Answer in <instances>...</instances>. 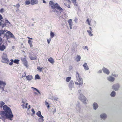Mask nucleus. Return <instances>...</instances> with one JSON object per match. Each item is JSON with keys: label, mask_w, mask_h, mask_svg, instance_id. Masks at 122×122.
<instances>
[{"label": "nucleus", "mask_w": 122, "mask_h": 122, "mask_svg": "<svg viewBox=\"0 0 122 122\" xmlns=\"http://www.w3.org/2000/svg\"><path fill=\"white\" fill-rule=\"evenodd\" d=\"M24 108H27L26 106H25L24 104H23L21 106Z\"/></svg>", "instance_id": "obj_48"}, {"label": "nucleus", "mask_w": 122, "mask_h": 122, "mask_svg": "<svg viewBox=\"0 0 122 122\" xmlns=\"http://www.w3.org/2000/svg\"><path fill=\"white\" fill-rule=\"evenodd\" d=\"M79 82H75V84L76 85H79L80 86H82L83 84V82L82 79H80V80H77Z\"/></svg>", "instance_id": "obj_10"}, {"label": "nucleus", "mask_w": 122, "mask_h": 122, "mask_svg": "<svg viewBox=\"0 0 122 122\" xmlns=\"http://www.w3.org/2000/svg\"><path fill=\"white\" fill-rule=\"evenodd\" d=\"M4 34L3 37H5L7 40H8L10 37L15 39V37L13 34L10 31L6 30H0V36Z\"/></svg>", "instance_id": "obj_3"}, {"label": "nucleus", "mask_w": 122, "mask_h": 122, "mask_svg": "<svg viewBox=\"0 0 122 122\" xmlns=\"http://www.w3.org/2000/svg\"><path fill=\"white\" fill-rule=\"evenodd\" d=\"M4 9L3 8H2L0 10V12L1 13H3L4 12Z\"/></svg>", "instance_id": "obj_49"}, {"label": "nucleus", "mask_w": 122, "mask_h": 122, "mask_svg": "<svg viewBox=\"0 0 122 122\" xmlns=\"http://www.w3.org/2000/svg\"><path fill=\"white\" fill-rule=\"evenodd\" d=\"M76 78L77 80H80V79H82L79 76V74L77 72H76Z\"/></svg>", "instance_id": "obj_20"}, {"label": "nucleus", "mask_w": 122, "mask_h": 122, "mask_svg": "<svg viewBox=\"0 0 122 122\" xmlns=\"http://www.w3.org/2000/svg\"><path fill=\"white\" fill-rule=\"evenodd\" d=\"M78 98L80 100L83 102L84 104H86L88 101L87 100L82 94H81L80 95H79Z\"/></svg>", "instance_id": "obj_4"}, {"label": "nucleus", "mask_w": 122, "mask_h": 122, "mask_svg": "<svg viewBox=\"0 0 122 122\" xmlns=\"http://www.w3.org/2000/svg\"><path fill=\"white\" fill-rule=\"evenodd\" d=\"M71 79V77H68L66 78V81L67 82H69Z\"/></svg>", "instance_id": "obj_31"}, {"label": "nucleus", "mask_w": 122, "mask_h": 122, "mask_svg": "<svg viewBox=\"0 0 122 122\" xmlns=\"http://www.w3.org/2000/svg\"><path fill=\"white\" fill-rule=\"evenodd\" d=\"M69 86L71 90L72 88H74V83L72 80L70 81L69 85Z\"/></svg>", "instance_id": "obj_11"}, {"label": "nucleus", "mask_w": 122, "mask_h": 122, "mask_svg": "<svg viewBox=\"0 0 122 122\" xmlns=\"http://www.w3.org/2000/svg\"><path fill=\"white\" fill-rule=\"evenodd\" d=\"M48 61L52 64H53L54 62V60L51 57H50L48 59Z\"/></svg>", "instance_id": "obj_23"}, {"label": "nucleus", "mask_w": 122, "mask_h": 122, "mask_svg": "<svg viewBox=\"0 0 122 122\" xmlns=\"http://www.w3.org/2000/svg\"><path fill=\"white\" fill-rule=\"evenodd\" d=\"M116 95V92L114 91H113L111 93L110 95L112 97H114Z\"/></svg>", "instance_id": "obj_28"}, {"label": "nucleus", "mask_w": 122, "mask_h": 122, "mask_svg": "<svg viewBox=\"0 0 122 122\" xmlns=\"http://www.w3.org/2000/svg\"><path fill=\"white\" fill-rule=\"evenodd\" d=\"M58 98L55 96L53 97H52V99L54 100L57 101L58 100Z\"/></svg>", "instance_id": "obj_36"}, {"label": "nucleus", "mask_w": 122, "mask_h": 122, "mask_svg": "<svg viewBox=\"0 0 122 122\" xmlns=\"http://www.w3.org/2000/svg\"><path fill=\"white\" fill-rule=\"evenodd\" d=\"M40 79V78L38 74H37L35 76V79Z\"/></svg>", "instance_id": "obj_38"}, {"label": "nucleus", "mask_w": 122, "mask_h": 122, "mask_svg": "<svg viewBox=\"0 0 122 122\" xmlns=\"http://www.w3.org/2000/svg\"><path fill=\"white\" fill-rule=\"evenodd\" d=\"M66 47L68 48L69 47V45H67L66 46Z\"/></svg>", "instance_id": "obj_64"}, {"label": "nucleus", "mask_w": 122, "mask_h": 122, "mask_svg": "<svg viewBox=\"0 0 122 122\" xmlns=\"http://www.w3.org/2000/svg\"><path fill=\"white\" fill-rule=\"evenodd\" d=\"M19 60L18 59H15L14 60V63L18 64L19 63Z\"/></svg>", "instance_id": "obj_35"}, {"label": "nucleus", "mask_w": 122, "mask_h": 122, "mask_svg": "<svg viewBox=\"0 0 122 122\" xmlns=\"http://www.w3.org/2000/svg\"><path fill=\"white\" fill-rule=\"evenodd\" d=\"M82 91L81 90H78V93L79 94H78V95H80L81 94H82L81 93V92H82Z\"/></svg>", "instance_id": "obj_44"}, {"label": "nucleus", "mask_w": 122, "mask_h": 122, "mask_svg": "<svg viewBox=\"0 0 122 122\" xmlns=\"http://www.w3.org/2000/svg\"><path fill=\"white\" fill-rule=\"evenodd\" d=\"M100 117L101 118L104 119L107 117V115L105 113L102 114L100 115Z\"/></svg>", "instance_id": "obj_19"}, {"label": "nucleus", "mask_w": 122, "mask_h": 122, "mask_svg": "<svg viewBox=\"0 0 122 122\" xmlns=\"http://www.w3.org/2000/svg\"><path fill=\"white\" fill-rule=\"evenodd\" d=\"M6 48V46L4 45H2L1 46L0 45V51H3Z\"/></svg>", "instance_id": "obj_17"}, {"label": "nucleus", "mask_w": 122, "mask_h": 122, "mask_svg": "<svg viewBox=\"0 0 122 122\" xmlns=\"http://www.w3.org/2000/svg\"><path fill=\"white\" fill-rule=\"evenodd\" d=\"M93 106V108L95 110L97 109L98 107L97 103L95 102L94 103Z\"/></svg>", "instance_id": "obj_21"}, {"label": "nucleus", "mask_w": 122, "mask_h": 122, "mask_svg": "<svg viewBox=\"0 0 122 122\" xmlns=\"http://www.w3.org/2000/svg\"><path fill=\"white\" fill-rule=\"evenodd\" d=\"M76 0H71L72 2L74 4L76 3Z\"/></svg>", "instance_id": "obj_53"}, {"label": "nucleus", "mask_w": 122, "mask_h": 122, "mask_svg": "<svg viewBox=\"0 0 122 122\" xmlns=\"http://www.w3.org/2000/svg\"><path fill=\"white\" fill-rule=\"evenodd\" d=\"M31 88L32 89H33L34 90H35V91H36V92H38L39 93V94H41V93L36 88H35L34 87H31Z\"/></svg>", "instance_id": "obj_33"}, {"label": "nucleus", "mask_w": 122, "mask_h": 122, "mask_svg": "<svg viewBox=\"0 0 122 122\" xmlns=\"http://www.w3.org/2000/svg\"><path fill=\"white\" fill-rule=\"evenodd\" d=\"M30 0H26L25 2L26 5H29L30 4Z\"/></svg>", "instance_id": "obj_34"}, {"label": "nucleus", "mask_w": 122, "mask_h": 122, "mask_svg": "<svg viewBox=\"0 0 122 122\" xmlns=\"http://www.w3.org/2000/svg\"><path fill=\"white\" fill-rule=\"evenodd\" d=\"M120 87V84L118 83L114 84L112 87V88L116 91L118 90Z\"/></svg>", "instance_id": "obj_6"}, {"label": "nucleus", "mask_w": 122, "mask_h": 122, "mask_svg": "<svg viewBox=\"0 0 122 122\" xmlns=\"http://www.w3.org/2000/svg\"><path fill=\"white\" fill-rule=\"evenodd\" d=\"M0 25L2 28H4L5 26L4 24V21L1 20L0 21Z\"/></svg>", "instance_id": "obj_22"}, {"label": "nucleus", "mask_w": 122, "mask_h": 122, "mask_svg": "<svg viewBox=\"0 0 122 122\" xmlns=\"http://www.w3.org/2000/svg\"><path fill=\"white\" fill-rule=\"evenodd\" d=\"M3 19V17L2 15L0 14V21Z\"/></svg>", "instance_id": "obj_55"}, {"label": "nucleus", "mask_w": 122, "mask_h": 122, "mask_svg": "<svg viewBox=\"0 0 122 122\" xmlns=\"http://www.w3.org/2000/svg\"><path fill=\"white\" fill-rule=\"evenodd\" d=\"M47 41L48 44H49V43H50V40L49 39H47Z\"/></svg>", "instance_id": "obj_58"}, {"label": "nucleus", "mask_w": 122, "mask_h": 122, "mask_svg": "<svg viewBox=\"0 0 122 122\" xmlns=\"http://www.w3.org/2000/svg\"><path fill=\"white\" fill-rule=\"evenodd\" d=\"M29 57L30 59L32 60H34L36 59V57H33L31 55H29Z\"/></svg>", "instance_id": "obj_30"}, {"label": "nucleus", "mask_w": 122, "mask_h": 122, "mask_svg": "<svg viewBox=\"0 0 122 122\" xmlns=\"http://www.w3.org/2000/svg\"><path fill=\"white\" fill-rule=\"evenodd\" d=\"M87 31L89 35L90 36H93V34H92V30H87Z\"/></svg>", "instance_id": "obj_26"}, {"label": "nucleus", "mask_w": 122, "mask_h": 122, "mask_svg": "<svg viewBox=\"0 0 122 122\" xmlns=\"http://www.w3.org/2000/svg\"><path fill=\"white\" fill-rule=\"evenodd\" d=\"M43 68H41L40 67H38L37 68V69L40 72H41L42 71V69Z\"/></svg>", "instance_id": "obj_42"}, {"label": "nucleus", "mask_w": 122, "mask_h": 122, "mask_svg": "<svg viewBox=\"0 0 122 122\" xmlns=\"http://www.w3.org/2000/svg\"><path fill=\"white\" fill-rule=\"evenodd\" d=\"M87 65V63H85L83 65V66L84 67V69L85 71L87 70H88L89 69L88 66Z\"/></svg>", "instance_id": "obj_16"}, {"label": "nucleus", "mask_w": 122, "mask_h": 122, "mask_svg": "<svg viewBox=\"0 0 122 122\" xmlns=\"http://www.w3.org/2000/svg\"><path fill=\"white\" fill-rule=\"evenodd\" d=\"M45 104L46 105V106H47L48 105H49L48 102L46 101L45 102Z\"/></svg>", "instance_id": "obj_57"}, {"label": "nucleus", "mask_w": 122, "mask_h": 122, "mask_svg": "<svg viewBox=\"0 0 122 122\" xmlns=\"http://www.w3.org/2000/svg\"><path fill=\"white\" fill-rule=\"evenodd\" d=\"M20 5L19 4H17L16 5L15 7H16V8H17V9L18 10V8L20 7Z\"/></svg>", "instance_id": "obj_46"}, {"label": "nucleus", "mask_w": 122, "mask_h": 122, "mask_svg": "<svg viewBox=\"0 0 122 122\" xmlns=\"http://www.w3.org/2000/svg\"><path fill=\"white\" fill-rule=\"evenodd\" d=\"M2 62L5 63H6L8 64L9 62V61L7 58V55L6 54H4L2 56Z\"/></svg>", "instance_id": "obj_5"}, {"label": "nucleus", "mask_w": 122, "mask_h": 122, "mask_svg": "<svg viewBox=\"0 0 122 122\" xmlns=\"http://www.w3.org/2000/svg\"><path fill=\"white\" fill-rule=\"evenodd\" d=\"M75 6L77 9H79V6L78 5L77 3H76L74 4Z\"/></svg>", "instance_id": "obj_32"}, {"label": "nucleus", "mask_w": 122, "mask_h": 122, "mask_svg": "<svg viewBox=\"0 0 122 122\" xmlns=\"http://www.w3.org/2000/svg\"><path fill=\"white\" fill-rule=\"evenodd\" d=\"M114 2H117L118 1H119V0H113Z\"/></svg>", "instance_id": "obj_60"}, {"label": "nucleus", "mask_w": 122, "mask_h": 122, "mask_svg": "<svg viewBox=\"0 0 122 122\" xmlns=\"http://www.w3.org/2000/svg\"><path fill=\"white\" fill-rule=\"evenodd\" d=\"M26 78L28 81L31 80L33 78L32 76L30 75L26 76Z\"/></svg>", "instance_id": "obj_18"}, {"label": "nucleus", "mask_w": 122, "mask_h": 122, "mask_svg": "<svg viewBox=\"0 0 122 122\" xmlns=\"http://www.w3.org/2000/svg\"><path fill=\"white\" fill-rule=\"evenodd\" d=\"M80 105L79 102H77L76 105V112L77 113L79 112H80Z\"/></svg>", "instance_id": "obj_8"}, {"label": "nucleus", "mask_w": 122, "mask_h": 122, "mask_svg": "<svg viewBox=\"0 0 122 122\" xmlns=\"http://www.w3.org/2000/svg\"><path fill=\"white\" fill-rule=\"evenodd\" d=\"M68 22L70 25V28L71 29H72V25H73L71 19H69L68 21Z\"/></svg>", "instance_id": "obj_14"}, {"label": "nucleus", "mask_w": 122, "mask_h": 122, "mask_svg": "<svg viewBox=\"0 0 122 122\" xmlns=\"http://www.w3.org/2000/svg\"><path fill=\"white\" fill-rule=\"evenodd\" d=\"M38 2V1L37 0H31L30 3L32 5L37 4Z\"/></svg>", "instance_id": "obj_15"}, {"label": "nucleus", "mask_w": 122, "mask_h": 122, "mask_svg": "<svg viewBox=\"0 0 122 122\" xmlns=\"http://www.w3.org/2000/svg\"><path fill=\"white\" fill-rule=\"evenodd\" d=\"M54 33L53 32H51V33H50V36H51V38H52L54 37Z\"/></svg>", "instance_id": "obj_39"}, {"label": "nucleus", "mask_w": 122, "mask_h": 122, "mask_svg": "<svg viewBox=\"0 0 122 122\" xmlns=\"http://www.w3.org/2000/svg\"><path fill=\"white\" fill-rule=\"evenodd\" d=\"M112 76H114L116 77H118V75L117 74H114L113 73H112L111 74Z\"/></svg>", "instance_id": "obj_37"}, {"label": "nucleus", "mask_w": 122, "mask_h": 122, "mask_svg": "<svg viewBox=\"0 0 122 122\" xmlns=\"http://www.w3.org/2000/svg\"><path fill=\"white\" fill-rule=\"evenodd\" d=\"M26 75V73H25V72H24V74L22 75V77H25V76Z\"/></svg>", "instance_id": "obj_54"}, {"label": "nucleus", "mask_w": 122, "mask_h": 122, "mask_svg": "<svg viewBox=\"0 0 122 122\" xmlns=\"http://www.w3.org/2000/svg\"><path fill=\"white\" fill-rule=\"evenodd\" d=\"M31 111L33 113V114H35V111L34 110L33 108H32L31 109Z\"/></svg>", "instance_id": "obj_51"}, {"label": "nucleus", "mask_w": 122, "mask_h": 122, "mask_svg": "<svg viewBox=\"0 0 122 122\" xmlns=\"http://www.w3.org/2000/svg\"><path fill=\"white\" fill-rule=\"evenodd\" d=\"M107 79L108 81L111 82H113L115 80V78L111 76L107 77Z\"/></svg>", "instance_id": "obj_7"}, {"label": "nucleus", "mask_w": 122, "mask_h": 122, "mask_svg": "<svg viewBox=\"0 0 122 122\" xmlns=\"http://www.w3.org/2000/svg\"><path fill=\"white\" fill-rule=\"evenodd\" d=\"M3 109L4 111H2L0 112V114L1 116V119L4 122L6 119L11 120L13 115L10 108L5 105L3 106Z\"/></svg>", "instance_id": "obj_1"}, {"label": "nucleus", "mask_w": 122, "mask_h": 122, "mask_svg": "<svg viewBox=\"0 0 122 122\" xmlns=\"http://www.w3.org/2000/svg\"><path fill=\"white\" fill-rule=\"evenodd\" d=\"M102 70H99L97 72V73H102Z\"/></svg>", "instance_id": "obj_50"}, {"label": "nucleus", "mask_w": 122, "mask_h": 122, "mask_svg": "<svg viewBox=\"0 0 122 122\" xmlns=\"http://www.w3.org/2000/svg\"><path fill=\"white\" fill-rule=\"evenodd\" d=\"M32 41H31L30 40H29L28 41V43L30 45V46L31 48H32L33 47V45L32 44Z\"/></svg>", "instance_id": "obj_24"}, {"label": "nucleus", "mask_w": 122, "mask_h": 122, "mask_svg": "<svg viewBox=\"0 0 122 122\" xmlns=\"http://www.w3.org/2000/svg\"><path fill=\"white\" fill-rule=\"evenodd\" d=\"M81 57L80 56L77 55L76 59V60L77 62H78L80 60Z\"/></svg>", "instance_id": "obj_25"}, {"label": "nucleus", "mask_w": 122, "mask_h": 122, "mask_svg": "<svg viewBox=\"0 0 122 122\" xmlns=\"http://www.w3.org/2000/svg\"><path fill=\"white\" fill-rule=\"evenodd\" d=\"M36 115L39 117H43V116L41 114V112L40 111L37 112L36 113Z\"/></svg>", "instance_id": "obj_29"}, {"label": "nucleus", "mask_w": 122, "mask_h": 122, "mask_svg": "<svg viewBox=\"0 0 122 122\" xmlns=\"http://www.w3.org/2000/svg\"><path fill=\"white\" fill-rule=\"evenodd\" d=\"M2 43V38L0 37V45H1Z\"/></svg>", "instance_id": "obj_52"}, {"label": "nucleus", "mask_w": 122, "mask_h": 122, "mask_svg": "<svg viewBox=\"0 0 122 122\" xmlns=\"http://www.w3.org/2000/svg\"><path fill=\"white\" fill-rule=\"evenodd\" d=\"M102 70L103 73L107 75H109L110 74V71L109 70L106 68L103 67L102 69Z\"/></svg>", "instance_id": "obj_9"}, {"label": "nucleus", "mask_w": 122, "mask_h": 122, "mask_svg": "<svg viewBox=\"0 0 122 122\" xmlns=\"http://www.w3.org/2000/svg\"><path fill=\"white\" fill-rule=\"evenodd\" d=\"M49 4L53 9L52 11L55 12V14L56 15H58L61 14V11L63 10L57 3L55 4L51 1H50L49 2Z\"/></svg>", "instance_id": "obj_2"}, {"label": "nucleus", "mask_w": 122, "mask_h": 122, "mask_svg": "<svg viewBox=\"0 0 122 122\" xmlns=\"http://www.w3.org/2000/svg\"><path fill=\"white\" fill-rule=\"evenodd\" d=\"M21 61L23 63L24 65L26 66V67L27 66V61L25 58L21 57Z\"/></svg>", "instance_id": "obj_12"}, {"label": "nucleus", "mask_w": 122, "mask_h": 122, "mask_svg": "<svg viewBox=\"0 0 122 122\" xmlns=\"http://www.w3.org/2000/svg\"><path fill=\"white\" fill-rule=\"evenodd\" d=\"M67 7L68 8H70V5H66Z\"/></svg>", "instance_id": "obj_62"}, {"label": "nucleus", "mask_w": 122, "mask_h": 122, "mask_svg": "<svg viewBox=\"0 0 122 122\" xmlns=\"http://www.w3.org/2000/svg\"><path fill=\"white\" fill-rule=\"evenodd\" d=\"M4 87L3 88H1V89H2V92L3 93H4V92L5 91L4 90Z\"/></svg>", "instance_id": "obj_56"}, {"label": "nucleus", "mask_w": 122, "mask_h": 122, "mask_svg": "<svg viewBox=\"0 0 122 122\" xmlns=\"http://www.w3.org/2000/svg\"><path fill=\"white\" fill-rule=\"evenodd\" d=\"M5 23L7 24L8 25H9L10 24V22L8 21V20H5Z\"/></svg>", "instance_id": "obj_43"}, {"label": "nucleus", "mask_w": 122, "mask_h": 122, "mask_svg": "<svg viewBox=\"0 0 122 122\" xmlns=\"http://www.w3.org/2000/svg\"><path fill=\"white\" fill-rule=\"evenodd\" d=\"M86 22L88 23V24L89 25H91L90 24V21H89V18H87V19L86 21Z\"/></svg>", "instance_id": "obj_41"}, {"label": "nucleus", "mask_w": 122, "mask_h": 122, "mask_svg": "<svg viewBox=\"0 0 122 122\" xmlns=\"http://www.w3.org/2000/svg\"><path fill=\"white\" fill-rule=\"evenodd\" d=\"M26 101V99H23L22 100V102L23 103H24V104H25V103Z\"/></svg>", "instance_id": "obj_47"}, {"label": "nucleus", "mask_w": 122, "mask_h": 122, "mask_svg": "<svg viewBox=\"0 0 122 122\" xmlns=\"http://www.w3.org/2000/svg\"><path fill=\"white\" fill-rule=\"evenodd\" d=\"M77 19L76 18L74 19V21H75V22L76 23V21H77Z\"/></svg>", "instance_id": "obj_59"}, {"label": "nucleus", "mask_w": 122, "mask_h": 122, "mask_svg": "<svg viewBox=\"0 0 122 122\" xmlns=\"http://www.w3.org/2000/svg\"><path fill=\"white\" fill-rule=\"evenodd\" d=\"M10 61L11 62L10 63L9 65H10L11 66L13 64V63L14 62V60L13 59H11L10 60Z\"/></svg>", "instance_id": "obj_40"}, {"label": "nucleus", "mask_w": 122, "mask_h": 122, "mask_svg": "<svg viewBox=\"0 0 122 122\" xmlns=\"http://www.w3.org/2000/svg\"><path fill=\"white\" fill-rule=\"evenodd\" d=\"M44 117L43 116V117H40L38 119L39 122H43L44 121Z\"/></svg>", "instance_id": "obj_27"}, {"label": "nucleus", "mask_w": 122, "mask_h": 122, "mask_svg": "<svg viewBox=\"0 0 122 122\" xmlns=\"http://www.w3.org/2000/svg\"><path fill=\"white\" fill-rule=\"evenodd\" d=\"M87 48H88V47H87V46H85V49H87V50H88V49Z\"/></svg>", "instance_id": "obj_63"}, {"label": "nucleus", "mask_w": 122, "mask_h": 122, "mask_svg": "<svg viewBox=\"0 0 122 122\" xmlns=\"http://www.w3.org/2000/svg\"><path fill=\"white\" fill-rule=\"evenodd\" d=\"M6 85L5 82L0 81V89H1L2 88L5 87Z\"/></svg>", "instance_id": "obj_13"}, {"label": "nucleus", "mask_w": 122, "mask_h": 122, "mask_svg": "<svg viewBox=\"0 0 122 122\" xmlns=\"http://www.w3.org/2000/svg\"><path fill=\"white\" fill-rule=\"evenodd\" d=\"M56 109L55 108L54 110V111H53V113H55V112H56Z\"/></svg>", "instance_id": "obj_61"}, {"label": "nucleus", "mask_w": 122, "mask_h": 122, "mask_svg": "<svg viewBox=\"0 0 122 122\" xmlns=\"http://www.w3.org/2000/svg\"><path fill=\"white\" fill-rule=\"evenodd\" d=\"M0 104L1 105V106H2L3 105L5 104V103L2 101L0 102Z\"/></svg>", "instance_id": "obj_45"}]
</instances>
